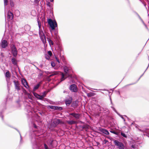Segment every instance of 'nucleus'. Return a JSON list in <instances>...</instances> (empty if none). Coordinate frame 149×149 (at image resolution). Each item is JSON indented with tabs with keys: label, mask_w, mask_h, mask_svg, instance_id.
Here are the masks:
<instances>
[{
	"label": "nucleus",
	"mask_w": 149,
	"mask_h": 149,
	"mask_svg": "<svg viewBox=\"0 0 149 149\" xmlns=\"http://www.w3.org/2000/svg\"><path fill=\"white\" fill-rule=\"evenodd\" d=\"M44 146L45 147V149H49V148L48 146L46 144H44Z\"/></svg>",
	"instance_id": "72a5a7b5"
},
{
	"label": "nucleus",
	"mask_w": 149,
	"mask_h": 149,
	"mask_svg": "<svg viewBox=\"0 0 149 149\" xmlns=\"http://www.w3.org/2000/svg\"><path fill=\"white\" fill-rule=\"evenodd\" d=\"M42 74L43 72H41L39 74V76L40 77H41L42 76Z\"/></svg>",
	"instance_id": "ea45409f"
},
{
	"label": "nucleus",
	"mask_w": 149,
	"mask_h": 149,
	"mask_svg": "<svg viewBox=\"0 0 149 149\" xmlns=\"http://www.w3.org/2000/svg\"><path fill=\"white\" fill-rule=\"evenodd\" d=\"M100 131L108 135L109 134L108 131L107 130L101 128L100 129Z\"/></svg>",
	"instance_id": "2eb2a0df"
},
{
	"label": "nucleus",
	"mask_w": 149,
	"mask_h": 149,
	"mask_svg": "<svg viewBox=\"0 0 149 149\" xmlns=\"http://www.w3.org/2000/svg\"><path fill=\"white\" fill-rule=\"evenodd\" d=\"M48 72V74H49V72Z\"/></svg>",
	"instance_id": "5fc2aeb1"
},
{
	"label": "nucleus",
	"mask_w": 149,
	"mask_h": 149,
	"mask_svg": "<svg viewBox=\"0 0 149 149\" xmlns=\"http://www.w3.org/2000/svg\"><path fill=\"white\" fill-rule=\"evenodd\" d=\"M14 15L10 11H8L7 14V20L9 21L12 19L13 18Z\"/></svg>",
	"instance_id": "6e6552de"
},
{
	"label": "nucleus",
	"mask_w": 149,
	"mask_h": 149,
	"mask_svg": "<svg viewBox=\"0 0 149 149\" xmlns=\"http://www.w3.org/2000/svg\"><path fill=\"white\" fill-rule=\"evenodd\" d=\"M70 115L74 117L76 119H79L80 116V115L79 113H70Z\"/></svg>",
	"instance_id": "9b49d317"
},
{
	"label": "nucleus",
	"mask_w": 149,
	"mask_h": 149,
	"mask_svg": "<svg viewBox=\"0 0 149 149\" xmlns=\"http://www.w3.org/2000/svg\"><path fill=\"white\" fill-rule=\"evenodd\" d=\"M21 82L24 86L26 88H28L29 87L28 83L26 80L25 79H22Z\"/></svg>",
	"instance_id": "9d476101"
},
{
	"label": "nucleus",
	"mask_w": 149,
	"mask_h": 149,
	"mask_svg": "<svg viewBox=\"0 0 149 149\" xmlns=\"http://www.w3.org/2000/svg\"><path fill=\"white\" fill-rule=\"evenodd\" d=\"M37 89V85H36L34 87V88L33 89V93L34 95V96L36 98H37V94L36 93H35L34 92Z\"/></svg>",
	"instance_id": "f3484780"
},
{
	"label": "nucleus",
	"mask_w": 149,
	"mask_h": 149,
	"mask_svg": "<svg viewBox=\"0 0 149 149\" xmlns=\"http://www.w3.org/2000/svg\"><path fill=\"white\" fill-rule=\"evenodd\" d=\"M8 45V43L7 40H2L0 44V46L2 48H5Z\"/></svg>",
	"instance_id": "1a4fd4ad"
},
{
	"label": "nucleus",
	"mask_w": 149,
	"mask_h": 149,
	"mask_svg": "<svg viewBox=\"0 0 149 149\" xmlns=\"http://www.w3.org/2000/svg\"><path fill=\"white\" fill-rule=\"evenodd\" d=\"M38 70H39V71H41V70H40V69H38Z\"/></svg>",
	"instance_id": "864d4df0"
},
{
	"label": "nucleus",
	"mask_w": 149,
	"mask_h": 149,
	"mask_svg": "<svg viewBox=\"0 0 149 149\" xmlns=\"http://www.w3.org/2000/svg\"><path fill=\"white\" fill-rule=\"evenodd\" d=\"M11 61L12 63L15 65H17V64L16 59L14 57L12 58Z\"/></svg>",
	"instance_id": "6ab92c4d"
},
{
	"label": "nucleus",
	"mask_w": 149,
	"mask_h": 149,
	"mask_svg": "<svg viewBox=\"0 0 149 149\" xmlns=\"http://www.w3.org/2000/svg\"><path fill=\"white\" fill-rule=\"evenodd\" d=\"M69 89L72 92H76L77 91L76 85L75 84H72L69 87Z\"/></svg>",
	"instance_id": "0eeeda50"
},
{
	"label": "nucleus",
	"mask_w": 149,
	"mask_h": 149,
	"mask_svg": "<svg viewBox=\"0 0 149 149\" xmlns=\"http://www.w3.org/2000/svg\"><path fill=\"white\" fill-rule=\"evenodd\" d=\"M53 0H50V1L51 2H53Z\"/></svg>",
	"instance_id": "603ef678"
},
{
	"label": "nucleus",
	"mask_w": 149,
	"mask_h": 149,
	"mask_svg": "<svg viewBox=\"0 0 149 149\" xmlns=\"http://www.w3.org/2000/svg\"><path fill=\"white\" fill-rule=\"evenodd\" d=\"M32 2H34L35 3H37V0H31Z\"/></svg>",
	"instance_id": "58836bf2"
},
{
	"label": "nucleus",
	"mask_w": 149,
	"mask_h": 149,
	"mask_svg": "<svg viewBox=\"0 0 149 149\" xmlns=\"http://www.w3.org/2000/svg\"><path fill=\"white\" fill-rule=\"evenodd\" d=\"M61 59V60H62V61L64 62V58L63 57V58H62Z\"/></svg>",
	"instance_id": "09e8293b"
},
{
	"label": "nucleus",
	"mask_w": 149,
	"mask_h": 149,
	"mask_svg": "<svg viewBox=\"0 0 149 149\" xmlns=\"http://www.w3.org/2000/svg\"><path fill=\"white\" fill-rule=\"evenodd\" d=\"M13 82L15 89L17 91H19L21 89V86L19 82L17 80H14Z\"/></svg>",
	"instance_id": "39448f33"
},
{
	"label": "nucleus",
	"mask_w": 149,
	"mask_h": 149,
	"mask_svg": "<svg viewBox=\"0 0 149 149\" xmlns=\"http://www.w3.org/2000/svg\"><path fill=\"white\" fill-rule=\"evenodd\" d=\"M31 15L33 16H35L36 15V11L34 10H32L31 13Z\"/></svg>",
	"instance_id": "4be33fe9"
},
{
	"label": "nucleus",
	"mask_w": 149,
	"mask_h": 149,
	"mask_svg": "<svg viewBox=\"0 0 149 149\" xmlns=\"http://www.w3.org/2000/svg\"><path fill=\"white\" fill-rule=\"evenodd\" d=\"M60 123V120L59 119H57L54 121L52 124L54 127L56 126Z\"/></svg>",
	"instance_id": "ddd939ff"
},
{
	"label": "nucleus",
	"mask_w": 149,
	"mask_h": 149,
	"mask_svg": "<svg viewBox=\"0 0 149 149\" xmlns=\"http://www.w3.org/2000/svg\"><path fill=\"white\" fill-rule=\"evenodd\" d=\"M56 142V141L55 140H54V141L53 140L52 141V142H51V145H52V142Z\"/></svg>",
	"instance_id": "49530a36"
},
{
	"label": "nucleus",
	"mask_w": 149,
	"mask_h": 149,
	"mask_svg": "<svg viewBox=\"0 0 149 149\" xmlns=\"http://www.w3.org/2000/svg\"><path fill=\"white\" fill-rule=\"evenodd\" d=\"M5 76L7 78H10V77L11 74L9 71L8 70L6 72L5 74Z\"/></svg>",
	"instance_id": "412c9836"
},
{
	"label": "nucleus",
	"mask_w": 149,
	"mask_h": 149,
	"mask_svg": "<svg viewBox=\"0 0 149 149\" xmlns=\"http://www.w3.org/2000/svg\"><path fill=\"white\" fill-rule=\"evenodd\" d=\"M40 113V114H41V113Z\"/></svg>",
	"instance_id": "4d7b16f0"
},
{
	"label": "nucleus",
	"mask_w": 149,
	"mask_h": 149,
	"mask_svg": "<svg viewBox=\"0 0 149 149\" xmlns=\"http://www.w3.org/2000/svg\"><path fill=\"white\" fill-rule=\"evenodd\" d=\"M49 42L52 45H53V42L51 40H49Z\"/></svg>",
	"instance_id": "a19ab883"
},
{
	"label": "nucleus",
	"mask_w": 149,
	"mask_h": 149,
	"mask_svg": "<svg viewBox=\"0 0 149 149\" xmlns=\"http://www.w3.org/2000/svg\"><path fill=\"white\" fill-rule=\"evenodd\" d=\"M51 74L49 76V78H50L51 77H52L54 75H56L58 74V72H49V74Z\"/></svg>",
	"instance_id": "dca6fc26"
},
{
	"label": "nucleus",
	"mask_w": 149,
	"mask_h": 149,
	"mask_svg": "<svg viewBox=\"0 0 149 149\" xmlns=\"http://www.w3.org/2000/svg\"><path fill=\"white\" fill-rule=\"evenodd\" d=\"M38 25L39 28H40L41 27V25L39 24V22L38 21Z\"/></svg>",
	"instance_id": "79ce46f5"
},
{
	"label": "nucleus",
	"mask_w": 149,
	"mask_h": 149,
	"mask_svg": "<svg viewBox=\"0 0 149 149\" xmlns=\"http://www.w3.org/2000/svg\"><path fill=\"white\" fill-rule=\"evenodd\" d=\"M10 5H11V6H13V2H11L10 3Z\"/></svg>",
	"instance_id": "de8ad7c7"
},
{
	"label": "nucleus",
	"mask_w": 149,
	"mask_h": 149,
	"mask_svg": "<svg viewBox=\"0 0 149 149\" xmlns=\"http://www.w3.org/2000/svg\"><path fill=\"white\" fill-rule=\"evenodd\" d=\"M40 67L41 68H42L43 66V65H40Z\"/></svg>",
	"instance_id": "3c124183"
},
{
	"label": "nucleus",
	"mask_w": 149,
	"mask_h": 149,
	"mask_svg": "<svg viewBox=\"0 0 149 149\" xmlns=\"http://www.w3.org/2000/svg\"><path fill=\"white\" fill-rule=\"evenodd\" d=\"M49 107L51 109H54V110H55V106H49Z\"/></svg>",
	"instance_id": "7c9ffc66"
},
{
	"label": "nucleus",
	"mask_w": 149,
	"mask_h": 149,
	"mask_svg": "<svg viewBox=\"0 0 149 149\" xmlns=\"http://www.w3.org/2000/svg\"><path fill=\"white\" fill-rule=\"evenodd\" d=\"M95 95V93H94L90 92L87 93V95L88 97H93Z\"/></svg>",
	"instance_id": "a211bd4d"
},
{
	"label": "nucleus",
	"mask_w": 149,
	"mask_h": 149,
	"mask_svg": "<svg viewBox=\"0 0 149 149\" xmlns=\"http://www.w3.org/2000/svg\"><path fill=\"white\" fill-rule=\"evenodd\" d=\"M48 54L50 56H51L52 54V52L50 51H49L48 52Z\"/></svg>",
	"instance_id": "c85d7f7f"
},
{
	"label": "nucleus",
	"mask_w": 149,
	"mask_h": 149,
	"mask_svg": "<svg viewBox=\"0 0 149 149\" xmlns=\"http://www.w3.org/2000/svg\"><path fill=\"white\" fill-rule=\"evenodd\" d=\"M65 76H67L68 77H72V75L71 74H69L68 73V74H66V75H65Z\"/></svg>",
	"instance_id": "473e14b6"
},
{
	"label": "nucleus",
	"mask_w": 149,
	"mask_h": 149,
	"mask_svg": "<svg viewBox=\"0 0 149 149\" xmlns=\"http://www.w3.org/2000/svg\"><path fill=\"white\" fill-rule=\"evenodd\" d=\"M121 135L124 137H125V138L127 137V136L124 133H123L122 132H121Z\"/></svg>",
	"instance_id": "cd10ccee"
},
{
	"label": "nucleus",
	"mask_w": 149,
	"mask_h": 149,
	"mask_svg": "<svg viewBox=\"0 0 149 149\" xmlns=\"http://www.w3.org/2000/svg\"><path fill=\"white\" fill-rule=\"evenodd\" d=\"M72 99L71 97H69L65 101V102L67 106H69L71 103Z\"/></svg>",
	"instance_id": "4468645a"
},
{
	"label": "nucleus",
	"mask_w": 149,
	"mask_h": 149,
	"mask_svg": "<svg viewBox=\"0 0 149 149\" xmlns=\"http://www.w3.org/2000/svg\"><path fill=\"white\" fill-rule=\"evenodd\" d=\"M11 49L13 56L16 57L17 54V51L15 46L13 44H12Z\"/></svg>",
	"instance_id": "20e7f679"
},
{
	"label": "nucleus",
	"mask_w": 149,
	"mask_h": 149,
	"mask_svg": "<svg viewBox=\"0 0 149 149\" xmlns=\"http://www.w3.org/2000/svg\"><path fill=\"white\" fill-rule=\"evenodd\" d=\"M4 6L7 5L8 2V0H4Z\"/></svg>",
	"instance_id": "bb28decb"
},
{
	"label": "nucleus",
	"mask_w": 149,
	"mask_h": 149,
	"mask_svg": "<svg viewBox=\"0 0 149 149\" xmlns=\"http://www.w3.org/2000/svg\"><path fill=\"white\" fill-rule=\"evenodd\" d=\"M22 88L23 90V91L24 93L25 94H27L28 93H27L26 91V90L22 87Z\"/></svg>",
	"instance_id": "c756f323"
},
{
	"label": "nucleus",
	"mask_w": 149,
	"mask_h": 149,
	"mask_svg": "<svg viewBox=\"0 0 149 149\" xmlns=\"http://www.w3.org/2000/svg\"><path fill=\"white\" fill-rule=\"evenodd\" d=\"M67 123L69 125H72V124L77 123V122L76 121H74L72 120L71 121H67Z\"/></svg>",
	"instance_id": "aec40b11"
},
{
	"label": "nucleus",
	"mask_w": 149,
	"mask_h": 149,
	"mask_svg": "<svg viewBox=\"0 0 149 149\" xmlns=\"http://www.w3.org/2000/svg\"><path fill=\"white\" fill-rule=\"evenodd\" d=\"M30 26L28 24L24 26V28H30Z\"/></svg>",
	"instance_id": "2f4dec72"
},
{
	"label": "nucleus",
	"mask_w": 149,
	"mask_h": 149,
	"mask_svg": "<svg viewBox=\"0 0 149 149\" xmlns=\"http://www.w3.org/2000/svg\"><path fill=\"white\" fill-rule=\"evenodd\" d=\"M55 110H61L62 109V108L61 107H58L57 106H55Z\"/></svg>",
	"instance_id": "5701e85b"
},
{
	"label": "nucleus",
	"mask_w": 149,
	"mask_h": 149,
	"mask_svg": "<svg viewBox=\"0 0 149 149\" xmlns=\"http://www.w3.org/2000/svg\"><path fill=\"white\" fill-rule=\"evenodd\" d=\"M50 31L51 32H52L55 29H50Z\"/></svg>",
	"instance_id": "a18cd8bd"
},
{
	"label": "nucleus",
	"mask_w": 149,
	"mask_h": 149,
	"mask_svg": "<svg viewBox=\"0 0 149 149\" xmlns=\"http://www.w3.org/2000/svg\"><path fill=\"white\" fill-rule=\"evenodd\" d=\"M33 125L34 126V128H37V126L35 124V123H33Z\"/></svg>",
	"instance_id": "37998d69"
},
{
	"label": "nucleus",
	"mask_w": 149,
	"mask_h": 149,
	"mask_svg": "<svg viewBox=\"0 0 149 149\" xmlns=\"http://www.w3.org/2000/svg\"><path fill=\"white\" fill-rule=\"evenodd\" d=\"M45 57L46 59H47V60H49L50 58V56H49L47 54H45Z\"/></svg>",
	"instance_id": "a878e982"
},
{
	"label": "nucleus",
	"mask_w": 149,
	"mask_h": 149,
	"mask_svg": "<svg viewBox=\"0 0 149 149\" xmlns=\"http://www.w3.org/2000/svg\"><path fill=\"white\" fill-rule=\"evenodd\" d=\"M39 34L41 40L43 43H45L46 42L45 36L42 31L40 29L39 30Z\"/></svg>",
	"instance_id": "7ed1b4c3"
},
{
	"label": "nucleus",
	"mask_w": 149,
	"mask_h": 149,
	"mask_svg": "<svg viewBox=\"0 0 149 149\" xmlns=\"http://www.w3.org/2000/svg\"><path fill=\"white\" fill-rule=\"evenodd\" d=\"M115 145L119 149H124L125 146L124 144L121 142H119L117 140L114 141Z\"/></svg>",
	"instance_id": "f03ea898"
},
{
	"label": "nucleus",
	"mask_w": 149,
	"mask_h": 149,
	"mask_svg": "<svg viewBox=\"0 0 149 149\" xmlns=\"http://www.w3.org/2000/svg\"><path fill=\"white\" fill-rule=\"evenodd\" d=\"M40 84H38V88L39 86L40 85Z\"/></svg>",
	"instance_id": "8fccbe9b"
},
{
	"label": "nucleus",
	"mask_w": 149,
	"mask_h": 149,
	"mask_svg": "<svg viewBox=\"0 0 149 149\" xmlns=\"http://www.w3.org/2000/svg\"><path fill=\"white\" fill-rule=\"evenodd\" d=\"M138 16H139V19L142 21V22H143V20L140 17V16L139 15H138Z\"/></svg>",
	"instance_id": "c03bdc74"
},
{
	"label": "nucleus",
	"mask_w": 149,
	"mask_h": 149,
	"mask_svg": "<svg viewBox=\"0 0 149 149\" xmlns=\"http://www.w3.org/2000/svg\"><path fill=\"white\" fill-rule=\"evenodd\" d=\"M51 5V4L49 2H48L47 3V5L49 7H50Z\"/></svg>",
	"instance_id": "e433bc0d"
},
{
	"label": "nucleus",
	"mask_w": 149,
	"mask_h": 149,
	"mask_svg": "<svg viewBox=\"0 0 149 149\" xmlns=\"http://www.w3.org/2000/svg\"><path fill=\"white\" fill-rule=\"evenodd\" d=\"M110 132L116 135H118V133L115 131H111Z\"/></svg>",
	"instance_id": "393cba45"
},
{
	"label": "nucleus",
	"mask_w": 149,
	"mask_h": 149,
	"mask_svg": "<svg viewBox=\"0 0 149 149\" xmlns=\"http://www.w3.org/2000/svg\"><path fill=\"white\" fill-rule=\"evenodd\" d=\"M144 5V6L146 7V4L144 2L142 1L141 0H139Z\"/></svg>",
	"instance_id": "f704fd0d"
},
{
	"label": "nucleus",
	"mask_w": 149,
	"mask_h": 149,
	"mask_svg": "<svg viewBox=\"0 0 149 149\" xmlns=\"http://www.w3.org/2000/svg\"><path fill=\"white\" fill-rule=\"evenodd\" d=\"M52 66L53 67H54L55 66V64L53 62H52L51 63Z\"/></svg>",
	"instance_id": "c9c22d12"
},
{
	"label": "nucleus",
	"mask_w": 149,
	"mask_h": 149,
	"mask_svg": "<svg viewBox=\"0 0 149 149\" xmlns=\"http://www.w3.org/2000/svg\"><path fill=\"white\" fill-rule=\"evenodd\" d=\"M47 22L51 28H55L57 27V24L55 20H52L51 19H48Z\"/></svg>",
	"instance_id": "f257e3e1"
},
{
	"label": "nucleus",
	"mask_w": 149,
	"mask_h": 149,
	"mask_svg": "<svg viewBox=\"0 0 149 149\" xmlns=\"http://www.w3.org/2000/svg\"><path fill=\"white\" fill-rule=\"evenodd\" d=\"M46 92L45 91L42 93V95H41L38 94V99L42 100L44 98V97L46 96Z\"/></svg>",
	"instance_id": "f8f14e48"
},
{
	"label": "nucleus",
	"mask_w": 149,
	"mask_h": 149,
	"mask_svg": "<svg viewBox=\"0 0 149 149\" xmlns=\"http://www.w3.org/2000/svg\"><path fill=\"white\" fill-rule=\"evenodd\" d=\"M55 58L56 59V61L57 62H58V63H60V61H59V59H58V58L56 57H55Z\"/></svg>",
	"instance_id": "4c0bfd02"
},
{
	"label": "nucleus",
	"mask_w": 149,
	"mask_h": 149,
	"mask_svg": "<svg viewBox=\"0 0 149 149\" xmlns=\"http://www.w3.org/2000/svg\"><path fill=\"white\" fill-rule=\"evenodd\" d=\"M63 69L65 74H64L63 73H62V77L61 81L64 80L65 79V78H64V76L65 75H66V74H68L69 70H70V69L68 68V67L66 66H64Z\"/></svg>",
	"instance_id": "423d86ee"
},
{
	"label": "nucleus",
	"mask_w": 149,
	"mask_h": 149,
	"mask_svg": "<svg viewBox=\"0 0 149 149\" xmlns=\"http://www.w3.org/2000/svg\"><path fill=\"white\" fill-rule=\"evenodd\" d=\"M48 72V74H49V72Z\"/></svg>",
	"instance_id": "6e6d98bb"
},
{
	"label": "nucleus",
	"mask_w": 149,
	"mask_h": 149,
	"mask_svg": "<svg viewBox=\"0 0 149 149\" xmlns=\"http://www.w3.org/2000/svg\"><path fill=\"white\" fill-rule=\"evenodd\" d=\"M26 95H27V96L31 100L32 99V96L31 94L29 93H28Z\"/></svg>",
	"instance_id": "b1692460"
}]
</instances>
